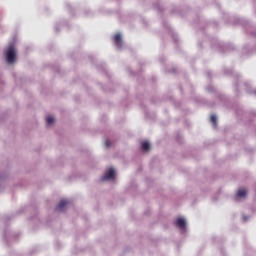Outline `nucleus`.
<instances>
[{
	"instance_id": "obj_1",
	"label": "nucleus",
	"mask_w": 256,
	"mask_h": 256,
	"mask_svg": "<svg viewBox=\"0 0 256 256\" xmlns=\"http://www.w3.org/2000/svg\"><path fill=\"white\" fill-rule=\"evenodd\" d=\"M6 61L9 65H13L17 61V49L15 45H10L6 51Z\"/></svg>"
},
{
	"instance_id": "obj_2",
	"label": "nucleus",
	"mask_w": 256,
	"mask_h": 256,
	"mask_svg": "<svg viewBox=\"0 0 256 256\" xmlns=\"http://www.w3.org/2000/svg\"><path fill=\"white\" fill-rule=\"evenodd\" d=\"M115 169L114 168H110L108 170H106V172L104 173V176L102 177V181H113V179H115Z\"/></svg>"
},
{
	"instance_id": "obj_3",
	"label": "nucleus",
	"mask_w": 256,
	"mask_h": 256,
	"mask_svg": "<svg viewBox=\"0 0 256 256\" xmlns=\"http://www.w3.org/2000/svg\"><path fill=\"white\" fill-rule=\"evenodd\" d=\"M176 225L181 231H185V229L187 228V220L180 217L176 220Z\"/></svg>"
},
{
	"instance_id": "obj_4",
	"label": "nucleus",
	"mask_w": 256,
	"mask_h": 256,
	"mask_svg": "<svg viewBox=\"0 0 256 256\" xmlns=\"http://www.w3.org/2000/svg\"><path fill=\"white\" fill-rule=\"evenodd\" d=\"M244 197H247V190L240 188L236 194V201H239V199H244Z\"/></svg>"
},
{
	"instance_id": "obj_5",
	"label": "nucleus",
	"mask_w": 256,
	"mask_h": 256,
	"mask_svg": "<svg viewBox=\"0 0 256 256\" xmlns=\"http://www.w3.org/2000/svg\"><path fill=\"white\" fill-rule=\"evenodd\" d=\"M114 43H115L116 47H121V44L123 43V40L121 38V34H116L114 36Z\"/></svg>"
},
{
	"instance_id": "obj_6",
	"label": "nucleus",
	"mask_w": 256,
	"mask_h": 256,
	"mask_svg": "<svg viewBox=\"0 0 256 256\" xmlns=\"http://www.w3.org/2000/svg\"><path fill=\"white\" fill-rule=\"evenodd\" d=\"M67 205H69V201L61 200L60 203L58 204L59 211H63L65 207H67Z\"/></svg>"
},
{
	"instance_id": "obj_7",
	"label": "nucleus",
	"mask_w": 256,
	"mask_h": 256,
	"mask_svg": "<svg viewBox=\"0 0 256 256\" xmlns=\"http://www.w3.org/2000/svg\"><path fill=\"white\" fill-rule=\"evenodd\" d=\"M46 123L49 126L54 125L55 124V116H53V115L46 116Z\"/></svg>"
},
{
	"instance_id": "obj_8",
	"label": "nucleus",
	"mask_w": 256,
	"mask_h": 256,
	"mask_svg": "<svg viewBox=\"0 0 256 256\" xmlns=\"http://www.w3.org/2000/svg\"><path fill=\"white\" fill-rule=\"evenodd\" d=\"M142 149L143 151H149V149H151V144L148 141L142 142Z\"/></svg>"
},
{
	"instance_id": "obj_9",
	"label": "nucleus",
	"mask_w": 256,
	"mask_h": 256,
	"mask_svg": "<svg viewBox=\"0 0 256 256\" xmlns=\"http://www.w3.org/2000/svg\"><path fill=\"white\" fill-rule=\"evenodd\" d=\"M211 122L213 123L214 127H217V116L216 115L211 116Z\"/></svg>"
},
{
	"instance_id": "obj_10",
	"label": "nucleus",
	"mask_w": 256,
	"mask_h": 256,
	"mask_svg": "<svg viewBox=\"0 0 256 256\" xmlns=\"http://www.w3.org/2000/svg\"><path fill=\"white\" fill-rule=\"evenodd\" d=\"M106 147H111V141L109 140H106V143H105Z\"/></svg>"
}]
</instances>
